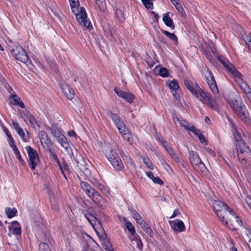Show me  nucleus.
<instances>
[{"label": "nucleus", "mask_w": 251, "mask_h": 251, "mask_svg": "<svg viewBox=\"0 0 251 251\" xmlns=\"http://www.w3.org/2000/svg\"><path fill=\"white\" fill-rule=\"evenodd\" d=\"M125 226L127 229L130 232V233L133 235L135 233V229L132 224L128 221H126L125 223Z\"/></svg>", "instance_id": "nucleus-39"}, {"label": "nucleus", "mask_w": 251, "mask_h": 251, "mask_svg": "<svg viewBox=\"0 0 251 251\" xmlns=\"http://www.w3.org/2000/svg\"><path fill=\"white\" fill-rule=\"evenodd\" d=\"M160 76L166 77L169 75V72L167 69L165 68H161L159 70V72Z\"/></svg>", "instance_id": "nucleus-47"}, {"label": "nucleus", "mask_w": 251, "mask_h": 251, "mask_svg": "<svg viewBox=\"0 0 251 251\" xmlns=\"http://www.w3.org/2000/svg\"><path fill=\"white\" fill-rule=\"evenodd\" d=\"M11 104L14 105H18L21 108H25V106L23 102L21 100V98L17 95H12L10 97Z\"/></svg>", "instance_id": "nucleus-22"}, {"label": "nucleus", "mask_w": 251, "mask_h": 251, "mask_svg": "<svg viewBox=\"0 0 251 251\" xmlns=\"http://www.w3.org/2000/svg\"><path fill=\"white\" fill-rule=\"evenodd\" d=\"M245 240L247 241L251 247V231L246 230L245 232Z\"/></svg>", "instance_id": "nucleus-48"}, {"label": "nucleus", "mask_w": 251, "mask_h": 251, "mask_svg": "<svg viewBox=\"0 0 251 251\" xmlns=\"http://www.w3.org/2000/svg\"><path fill=\"white\" fill-rule=\"evenodd\" d=\"M75 162L77 164V166L81 169V167L83 166L84 160L83 158L79 156L78 159H75Z\"/></svg>", "instance_id": "nucleus-50"}, {"label": "nucleus", "mask_w": 251, "mask_h": 251, "mask_svg": "<svg viewBox=\"0 0 251 251\" xmlns=\"http://www.w3.org/2000/svg\"><path fill=\"white\" fill-rule=\"evenodd\" d=\"M68 135L70 137H75V140L80 139L79 137L77 136L75 132L73 130L68 132Z\"/></svg>", "instance_id": "nucleus-56"}, {"label": "nucleus", "mask_w": 251, "mask_h": 251, "mask_svg": "<svg viewBox=\"0 0 251 251\" xmlns=\"http://www.w3.org/2000/svg\"><path fill=\"white\" fill-rule=\"evenodd\" d=\"M237 84L246 95L251 93V88L244 81H243V79Z\"/></svg>", "instance_id": "nucleus-25"}, {"label": "nucleus", "mask_w": 251, "mask_h": 251, "mask_svg": "<svg viewBox=\"0 0 251 251\" xmlns=\"http://www.w3.org/2000/svg\"><path fill=\"white\" fill-rule=\"evenodd\" d=\"M80 185L82 190L85 192L88 197L95 191L89 183L86 181L80 180Z\"/></svg>", "instance_id": "nucleus-20"}, {"label": "nucleus", "mask_w": 251, "mask_h": 251, "mask_svg": "<svg viewBox=\"0 0 251 251\" xmlns=\"http://www.w3.org/2000/svg\"><path fill=\"white\" fill-rule=\"evenodd\" d=\"M142 228L148 235H149L151 237H152L153 236V232L150 227L148 226H146L145 227H144V228Z\"/></svg>", "instance_id": "nucleus-52"}, {"label": "nucleus", "mask_w": 251, "mask_h": 251, "mask_svg": "<svg viewBox=\"0 0 251 251\" xmlns=\"http://www.w3.org/2000/svg\"><path fill=\"white\" fill-rule=\"evenodd\" d=\"M122 98L131 103L134 99L135 96L130 93L125 92Z\"/></svg>", "instance_id": "nucleus-35"}, {"label": "nucleus", "mask_w": 251, "mask_h": 251, "mask_svg": "<svg viewBox=\"0 0 251 251\" xmlns=\"http://www.w3.org/2000/svg\"><path fill=\"white\" fill-rule=\"evenodd\" d=\"M25 149L28 154L29 166L34 171L40 162L39 155L36 151L30 146L26 147Z\"/></svg>", "instance_id": "nucleus-8"}, {"label": "nucleus", "mask_w": 251, "mask_h": 251, "mask_svg": "<svg viewBox=\"0 0 251 251\" xmlns=\"http://www.w3.org/2000/svg\"><path fill=\"white\" fill-rule=\"evenodd\" d=\"M179 213V211L177 210V209H176L175 210H174V212H173V214H172V215L170 217V218L171 219V218H175V217H176L177 215H178Z\"/></svg>", "instance_id": "nucleus-62"}, {"label": "nucleus", "mask_w": 251, "mask_h": 251, "mask_svg": "<svg viewBox=\"0 0 251 251\" xmlns=\"http://www.w3.org/2000/svg\"><path fill=\"white\" fill-rule=\"evenodd\" d=\"M132 244L135 245L136 247L140 250H142L143 247V245L141 239L139 236H136L132 240Z\"/></svg>", "instance_id": "nucleus-31"}, {"label": "nucleus", "mask_w": 251, "mask_h": 251, "mask_svg": "<svg viewBox=\"0 0 251 251\" xmlns=\"http://www.w3.org/2000/svg\"><path fill=\"white\" fill-rule=\"evenodd\" d=\"M245 201L251 210V195L247 196L245 198Z\"/></svg>", "instance_id": "nucleus-57"}, {"label": "nucleus", "mask_w": 251, "mask_h": 251, "mask_svg": "<svg viewBox=\"0 0 251 251\" xmlns=\"http://www.w3.org/2000/svg\"><path fill=\"white\" fill-rule=\"evenodd\" d=\"M213 208L216 215L221 221H224L227 212H229L230 209L223 201H214L212 203Z\"/></svg>", "instance_id": "nucleus-7"}, {"label": "nucleus", "mask_w": 251, "mask_h": 251, "mask_svg": "<svg viewBox=\"0 0 251 251\" xmlns=\"http://www.w3.org/2000/svg\"><path fill=\"white\" fill-rule=\"evenodd\" d=\"M146 174V175L149 178H150L151 179H153L154 176H153V174H152V172H147Z\"/></svg>", "instance_id": "nucleus-64"}, {"label": "nucleus", "mask_w": 251, "mask_h": 251, "mask_svg": "<svg viewBox=\"0 0 251 251\" xmlns=\"http://www.w3.org/2000/svg\"><path fill=\"white\" fill-rule=\"evenodd\" d=\"M189 159L196 171L201 173H204L206 172V168L196 152L194 151L189 152Z\"/></svg>", "instance_id": "nucleus-6"}, {"label": "nucleus", "mask_w": 251, "mask_h": 251, "mask_svg": "<svg viewBox=\"0 0 251 251\" xmlns=\"http://www.w3.org/2000/svg\"><path fill=\"white\" fill-rule=\"evenodd\" d=\"M89 197L91 198L93 201L100 208L103 209L106 207V204L105 202L102 197L96 190Z\"/></svg>", "instance_id": "nucleus-12"}, {"label": "nucleus", "mask_w": 251, "mask_h": 251, "mask_svg": "<svg viewBox=\"0 0 251 251\" xmlns=\"http://www.w3.org/2000/svg\"><path fill=\"white\" fill-rule=\"evenodd\" d=\"M133 218L135 219L136 222L138 221L141 218L140 215H139L137 212H135V214L133 215Z\"/></svg>", "instance_id": "nucleus-63"}, {"label": "nucleus", "mask_w": 251, "mask_h": 251, "mask_svg": "<svg viewBox=\"0 0 251 251\" xmlns=\"http://www.w3.org/2000/svg\"><path fill=\"white\" fill-rule=\"evenodd\" d=\"M72 12L75 15L78 23L89 29L92 28L91 22L88 20L85 9L81 7L78 9L79 2L78 0H69Z\"/></svg>", "instance_id": "nucleus-1"}, {"label": "nucleus", "mask_w": 251, "mask_h": 251, "mask_svg": "<svg viewBox=\"0 0 251 251\" xmlns=\"http://www.w3.org/2000/svg\"><path fill=\"white\" fill-rule=\"evenodd\" d=\"M21 115L25 122L28 125L34 126V124H36L39 127H40V126L38 124L36 119L30 113H22Z\"/></svg>", "instance_id": "nucleus-15"}, {"label": "nucleus", "mask_w": 251, "mask_h": 251, "mask_svg": "<svg viewBox=\"0 0 251 251\" xmlns=\"http://www.w3.org/2000/svg\"><path fill=\"white\" fill-rule=\"evenodd\" d=\"M227 71L237 83L243 79L242 78L243 75L233 65L227 69Z\"/></svg>", "instance_id": "nucleus-17"}, {"label": "nucleus", "mask_w": 251, "mask_h": 251, "mask_svg": "<svg viewBox=\"0 0 251 251\" xmlns=\"http://www.w3.org/2000/svg\"><path fill=\"white\" fill-rule=\"evenodd\" d=\"M9 230L13 233V234L16 235H18L21 234V228L19 224L17 221L13 222L10 227Z\"/></svg>", "instance_id": "nucleus-23"}, {"label": "nucleus", "mask_w": 251, "mask_h": 251, "mask_svg": "<svg viewBox=\"0 0 251 251\" xmlns=\"http://www.w3.org/2000/svg\"><path fill=\"white\" fill-rule=\"evenodd\" d=\"M204 75L206 80V82L211 89V91L214 94H217L219 93V90L217 86L216 80L214 76L210 70L206 68L204 70Z\"/></svg>", "instance_id": "nucleus-9"}, {"label": "nucleus", "mask_w": 251, "mask_h": 251, "mask_svg": "<svg viewBox=\"0 0 251 251\" xmlns=\"http://www.w3.org/2000/svg\"><path fill=\"white\" fill-rule=\"evenodd\" d=\"M184 84L186 88L194 95L197 98H199V96L197 90V88L194 87L192 82L189 80H185ZM196 86V85H195Z\"/></svg>", "instance_id": "nucleus-24"}, {"label": "nucleus", "mask_w": 251, "mask_h": 251, "mask_svg": "<svg viewBox=\"0 0 251 251\" xmlns=\"http://www.w3.org/2000/svg\"><path fill=\"white\" fill-rule=\"evenodd\" d=\"M10 51L17 60L24 63H30V60L28 59L27 53L22 46L16 45L11 47Z\"/></svg>", "instance_id": "nucleus-4"}, {"label": "nucleus", "mask_w": 251, "mask_h": 251, "mask_svg": "<svg viewBox=\"0 0 251 251\" xmlns=\"http://www.w3.org/2000/svg\"><path fill=\"white\" fill-rule=\"evenodd\" d=\"M242 38L246 44H247V43H248L251 40V36L250 35H245V36H243Z\"/></svg>", "instance_id": "nucleus-60"}, {"label": "nucleus", "mask_w": 251, "mask_h": 251, "mask_svg": "<svg viewBox=\"0 0 251 251\" xmlns=\"http://www.w3.org/2000/svg\"><path fill=\"white\" fill-rule=\"evenodd\" d=\"M107 157L113 167L117 170H121L123 168V164L116 151L107 148L105 150Z\"/></svg>", "instance_id": "nucleus-5"}, {"label": "nucleus", "mask_w": 251, "mask_h": 251, "mask_svg": "<svg viewBox=\"0 0 251 251\" xmlns=\"http://www.w3.org/2000/svg\"><path fill=\"white\" fill-rule=\"evenodd\" d=\"M103 244L105 246V250L107 251H111V245L108 240H104Z\"/></svg>", "instance_id": "nucleus-54"}, {"label": "nucleus", "mask_w": 251, "mask_h": 251, "mask_svg": "<svg viewBox=\"0 0 251 251\" xmlns=\"http://www.w3.org/2000/svg\"><path fill=\"white\" fill-rule=\"evenodd\" d=\"M111 116L114 123L118 121L120 118V117L116 114L112 113Z\"/></svg>", "instance_id": "nucleus-59"}, {"label": "nucleus", "mask_w": 251, "mask_h": 251, "mask_svg": "<svg viewBox=\"0 0 251 251\" xmlns=\"http://www.w3.org/2000/svg\"><path fill=\"white\" fill-rule=\"evenodd\" d=\"M137 223L141 226L142 228H144V227H145L146 226L145 222L142 219V218L140 219V220L137 221Z\"/></svg>", "instance_id": "nucleus-61"}, {"label": "nucleus", "mask_w": 251, "mask_h": 251, "mask_svg": "<svg viewBox=\"0 0 251 251\" xmlns=\"http://www.w3.org/2000/svg\"><path fill=\"white\" fill-rule=\"evenodd\" d=\"M206 102H207V104L211 108L216 111L218 110V106L216 104L215 100L214 99H211L209 97L207 100V101Z\"/></svg>", "instance_id": "nucleus-34"}, {"label": "nucleus", "mask_w": 251, "mask_h": 251, "mask_svg": "<svg viewBox=\"0 0 251 251\" xmlns=\"http://www.w3.org/2000/svg\"><path fill=\"white\" fill-rule=\"evenodd\" d=\"M40 251H51L49 245L45 243H41L39 245Z\"/></svg>", "instance_id": "nucleus-43"}, {"label": "nucleus", "mask_w": 251, "mask_h": 251, "mask_svg": "<svg viewBox=\"0 0 251 251\" xmlns=\"http://www.w3.org/2000/svg\"><path fill=\"white\" fill-rule=\"evenodd\" d=\"M152 181L156 184H162L163 181L160 179L159 177H155L154 176L153 179H151Z\"/></svg>", "instance_id": "nucleus-58"}, {"label": "nucleus", "mask_w": 251, "mask_h": 251, "mask_svg": "<svg viewBox=\"0 0 251 251\" xmlns=\"http://www.w3.org/2000/svg\"><path fill=\"white\" fill-rule=\"evenodd\" d=\"M161 32L171 39L175 44L176 45L177 44V38L174 33H170L163 29H161Z\"/></svg>", "instance_id": "nucleus-28"}, {"label": "nucleus", "mask_w": 251, "mask_h": 251, "mask_svg": "<svg viewBox=\"0 0 251 251\" xmlns=\"http://www.w3.org/2000/svg\"><path fill=\"white\" fill-rule=\"evenodd\" d=\"M163 21L167 26L171 27L173 29L175 28V25L169 16V12H167L164 15Z\"/></svg>", "instance_id": "nucleus-26"}, {"label": "nucleus", "mask_w": 251, "mask_h": 251, "mask_svg": "<svg viewBox=\"0 0 251 251\" xmlns=\"http://www.w3.org/2000/svg\"><path fill=\"white\" fill-rule=\"evenodd\" d=\"M218 60L224 65V66L227 70L229 67L232 66L230 63L223 56H219Z\"/></svg>", "instance_id": "nucleus-33"}, {"label": "nucleus", "mask_w": 251, "mask_h": 251, "mask_svg": "<svg viewBox=\"0 0 251 251\" xmlns=\"http://www.w3.org/2000/svg\"><path fill=\"white\" fill-rule=\"evenodd\" d=\"M38 137L39 138L40 141H42V140H48V135L44 131H40L38 133Z\"/></svg>", "instance_id": "nucleus-45"}, {"label": "nucleus", "mask_w": 251, "mask_h": 251, "mask_svg": "<svg viewBox=\"0 0 251 251\" xmlns=\"http://www.w3.org/2000/svg\"><path fill=\"white\" fill-rule=\"evenodd\" d=\"M115 125L122 134L124 140L127 141H130V138L132 137L131 134L129 133V130L126 127L121 118L115 123Z\"/></svg>", "instance_id": "nucleus-10"}, {"label": "nucleus", "mask_w": 251, "mask_h": 251, "mask_svg": "<svg viewBox=\"0 0 251 251\" xmlns=\"http://www.w3.org/2000/svg\"><path fill=\"white\" fill-rule=\"evenodd\" d=\"M96 3L100 11H104L105 9V0H95Z\"/></svg>", "instance_id": "nucleus-36"}, {"label": "nucleus", "mask_w": 251, "mask_h": 251, "mask_svg": "<svg viewBox=\"0 0 251 251\" xmlns=\"http://www.w3.org/2000/svg\"><path fill=\"white\" fill-rule=\"evenodd\" d=\"M236 146L238 153V158L244 160V154L245 155H249L250 154L249 146L246 145V142H238Z\"/></svg>", "instance_id": "nucleus-11"}, {"label": "nucleus", "mask_w": 251, "mask_h": 251, "mask_svg": "<svg viewBox=\"0 0 251 251\" xmlns=\"http://www.w3.org/2000/svg\"><path fill=\"white\" fill-rule=\"evenodd\" d=\"M10 146L12 149L15 155L17 156V158L21 156L20 151H19L17 146L15 145L14 142H11L10 143Z\"/></svg>", "instance_id": "nucleus-41"}, {"label": "nucleus", "mask_w": 251, "mask_h": 251, "mask_svg": "<svg viewBox=\"0 0 251 251\" xmlns=\"http://www.w3.org/2000/svg\"><path fill=\"white\" fill-rule=\"evenodd\" d=\"M144 163L146 164L147 167L151 170H153V165L152 162L149 158L142 157Z\"/></svg>", "instance_id": "nucleus-42"}, {"label": "nucleus", "mask_w": 251, "mask_h": 251, "mask_svg": "<svg viewBox=\"0 0 251 251\" xmlns=\"http://www.w3.org/2000/svg\"><path fill=\"white\" fill-rule=\"evenodd\" d=\"M171 227L175 231L179 232L184 231L185 226L182 221L176 220L174 221H170Z\"/></svg>", "instance_id": "nucleus-18"}, {"label": "nucleus", "mask_w": 251, "mask_h": 251, "mask_svg": "<svg viewBox=\"0 0 251 251\" xmlns=\"http://www.w3.org/2000/svg\"><path fill=\"white\" fill-rule=\"evenodd\" d=\"M222 221L231 230L237 229L242 225L241 220L232 210H230L229 212H227L224 221Z\"/></svg>", "instance_id": "nucleus-3"}, {"label": "nucleus", "mask_w": 251, "mask_h": 251, "mask_svg": "<svg viewBox=\"0 0 251 251\" xmlns=\"http://www.w3.org/2000/svg\"><path fill=\"white\" fill-rule=\"evenodd\" d=\"M3 129L4 132L7 135V136L8 139L10 140V141H14V139H13L10 132L8 130V129L4 126H3Z\"/></svg>", "instance_id": "nucleus-53"}, {"label": "nucleus", "mask_w": 251, "mask_h": 251, "mask_svg": "<svg viewBox=\"0 0 251 251\" xmlns=\"http://www.w3.org/2000/svg\"><path fill=\"white\" fill-rule=\"evenodd\" d=\"M5 212L8 218H11L15 216L17 212V209L15 208L11 209V208H6Z\"/></svg>", "instance_id": "nucleus-37"}, {"label": "nucleus", "mask_w": 251, "mask_h": 251, "mask_svg": "<svg viewBox=\"0 0 251 251\" xmlns=\"http://www.w3.org/2000/svg\"><path fill=\"white\" fill-rule=\"evenodd\" d=\"M114 91L119 97H121V98H123V97L125 93V92H124L122 90H121L117 88H115L114 89Z\"/></svg>", "instance_id": "nucleus-55"}, {"label": "nucleus", "mask_w": 251, "mask_h": 251, "mask_svg": "<svg viewBox=\"0 0 251 251\" xmlns=\"http://www.w3.org/2000/svg\"><path fill=\"white\" fill-rule=\"evenodd\" d=\"M12 125V127L16 131L19 135L24 139L25 134L23 129L19 126V124L16 121H13Z\"/></svg>", "instance_id": "nucleus-27"}, {"label": "nucleus", "mask_w": 251, "mask_h": 251, "mask_svg": "<svg viewBox=\"0 0 251 251\" xmlns=\"http://www.w3.org/2000/svg\"><path fill=\"white\" fill-rule=\"evenodd\" d=\"M168 86L171 89V92L175 99L177 100H180V96L178 93L179 86L177 80L176 79L172 80L168 84Z\"/></svg>", "instance_id": "nucleus-14"}, {"label": "nucleus", "mask_w": 251, "mask_h": 251, "mask_svg": "<svg viewBox=\"0 0 251 251\" xmlns=\"http://www.w3.org/2000/svg\"><path fill=\"white\" fill-rule=\"evenodd\" d=\"M176 8L177 9V10L182 15L184 16L185 15V13L184 11V9L183 7L182 6L181 4L179 2V0L175 2V3L173 4Z\"/></svg>", "instance_id": "nucleus-38"}, {"label": "nucleus", "mask_w": 251, "mask_h": 251, "mask_svg": "<svg viewBox=\"0 0 251 251\" xmlns=\"http://www.w3.org/2000/svg\"><path fill=\"white\" fill-rule=\"evenodd\" d=\"M228 120L231 126L233 128V129H234V130L236 132V135H235V141H236V142L241 141V140H242V139L241 138V134H240V132H238V131L236 129L237 127L235 126V124L233 123V122L230 119L228 118Z\"/></svg>", "instance_id": "nucleus-32"}, {"label": "nucleus", "mask_w": 251, "mask_h": 251, "mask_svg": "<svg viewBox=\"0 0 251 251\" xmlns=\"http://www.w3.org/2000/svg\"><path fill=\"white\" fill-rule=\"evenodd\" d=\"M59 143L66 151L68 153L71 152V149L69 142H59Z\"/></svg>", "instance_id": "nucleus-46"}, {"label": "nucleus", "mask_w": 251, "mask_h": 251, "mask_svg": "<svg viewBox=\"0 0 251 251\" xmlns=\"http://www.w3.org/2000/svg\"><path fill=\"white\" fill-rule=\"evenodd\" d=\"M142 2L148 9H153V3L151 0H142Z\"/></svg>", "instance_id": "nucleus-44"}, {"label": "nucleus", "mask_w": 251, "mask_h": 251, "mask_svg": "<svg viewBox=\"0 0 251 251\" xmlns=\"http://www.w3.org/2000/svg\"><path fill=\"white\" fill-rule=\"evenodd\" d=\"M55 158L57 159L58 164L59 166L60 169L61 170V171L63 172V169H64V170H65L66 171L69 170V166L68 165V164H67L66 163H64L63 164V166H61V165H60V164L58 159L57 158V156H55Z\"/></svg>", "instance_id": "nucleus-51"}, {"label": "nucleus", "mask_w": 251, "mask_h": 251, "mask_svg": "<svg viewBox=\"0 0 251 251\" xmlns=\"http://www.w3.org/2000/svg\"><path fill=\"white\" fill-rule=\"evenodd\" d=\"M162 145L166 149L167 151L171 154H174L173 151L167 144L168 142H161Z\"/></svg>", "instance_id": "nucleus-49"}, {"label": "nucleus", "mask_w": 251, "mask_h": 251, "mask_svg": "<svg viewBox=\"0 0 251 251\" xmlns=\"http://www.w3.org/2000/svg\"><path fill=\"white\" fill-rule=\"evenodd\" d=\"M191 128L189 131L192 132L196 136L199 137V139L201 141H205L204 136L201 134L200 130L196 128L194 126H191Z\"/></svg>", "instance_id": "nucleus-30"}, {"label": "nucleus", "mask_w": 251, "mask_h": 251, "mask_svg": "<svg viewBox=\"0 0 251 251\" xmlns=\"http://www.w3.org/2000/svg\"><path fill=\"white\" fill-rule=\"evenodd\" d=\"M62 90L65 97L69 100H72L75 98V91L68 84L63 85Z\"/></svg>", "instance_id": "nucleus-19"}, {"label": "nucleus", "mask_w": 251, "mask_h": 251, "mask_svg": "<svg viewBox=\"0 0 251 251\" xmlns=\"http://www.w3.org/2000/svg\"><path fill=\"white\" fill-rule=\"evenodd\" d=\"M230 105L238 117L247 125L250 123V119L246 107L241 101L233 99L230 102Z\"/></svg>", "instance_id": "nucleus-2"}, {"label": "nucleus", "mask_w": 251, "mask_h": 251, "mask_svg": "<svg viewBox=\"0 0 251 251\" xmlns=\"http://www.w3.org/2000/svg\"><path fill=\"white\" fill-rule=\"evenodd\" d=\"M85 217L90 223L92 226L94 228L96 223L98 222L96 217L91 214L88 213L85 214Z\"/></svg>", "instance_id": "nucleus-29"}, {"label": "nucleus", "mask_w": 251, "mask_h": 251, "mask_svg": "<svg viewBox=\"0 0 251 251\" xmlns=\"http://www.w3.org/2000/svg\"><path fill=\"white\" fill-rule=\"evenodd\" d=\"M196 88H197V91L199 96V99L200 101H206L210 97L208 93L204 92L198 85L196 83Z\"/></svg>", "instance_id": "nucleus-21"}, {"label": "nucleus", "mask_w": 251, "mask_h": 251, "mask_svg": "<svg viewBox=\"0 0 251 251\" xmlns=\"http://www.w3.org/2000/svg\"><path fill=\"white\" fill-rule=\"evenodd\" d=\"M173 119L176 124H178L181 127H183L184 129L188 131L191 128V126H193L190 124L187 121L176 115L173 117Z\"/></svg>", "instance_id": "nucleus-16"}, {"label": "nucleus", "mask_w": 251, "mask_h": 251, "mask_svg": "<svg viewBox=\"0 0 251 251\" xmlns=\"http://www.w3.org/2000/svg\"><path fill=\"white\" fill-rule=\"evenodd\" d=\"M115 15L121 22H123L125 20L123 12L121 9H116L115 10Z\"/></svg>", "instance_id": "nucleus-40"}, {"label": "nucleus", "mask_w": 251, "mask_h": 251, "mask_svg": "<svg viewBox=\"0 0 251 251\" xmlns=\"http://www.w3.org/2000/svg\"><path fill=\"white\" fill-rule=\"evenodd\" d=\"M50 130L55 139L58 141H65V140H67L65 136L55 125H52L50 127Z\"/></svg>", "instance_id": "nucleus-13"}]
</instances>
